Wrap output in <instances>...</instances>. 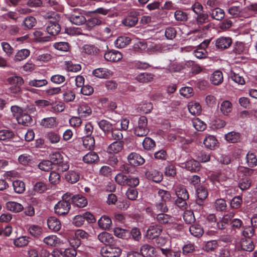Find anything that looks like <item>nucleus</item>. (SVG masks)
<instances>
[{
	"mask_svg": "<svg viewBox=\"0 0 257 257\" xmlns=\"http://www.w3.org/2000/svg\"><path fill=\"white\" fill-rule=\"evenodd\" d=\"M70 193L67 192L62 196V200L59 201L54 206L55 213L59 215H65L68 213L71 208L69 198Z\"/></svg>",
	"mask_w": 257,
	"mask_h": 257,
	"instance_id": "nucleus-1",
	"label": "nucleus"
},
{
	"mask_svg": "<svg viewBox=\"0 0 257 257\" xmlns=\"http://www.w3.org/2000/svg\"><path fill=\"white\" fill-rule=\"evenodd\" d=\"M50 161L52 165H56L59 171L65 172L69 168V165L67 161H65L63 156L58 152L51 153L49 155Z\"/></svg>",
	"mask_w": 257,
	"mask_h": 257,
	"instance_id": "nucleus-2",
	"label": "nucleus"
},
{
	"mask_svg": "<svg viewBox=\"0 0 257 257\" xmlns=\"http://www.w3.org/2000/svg\"><path fill=\"white\" fill-rule=\"evenodd\" d=\"M148 120L145 116H141L138 122V124L134 128V134L138 137L146 136L149 130L147 127Z\"/></svg>",
	"mask_w": 257,
	"mask_h": 257,
	"instance_id": "nucleus-3",
	"label": "nucleus"
},
{
	"mask_svg": "<svg viewBox=\"0 0 257 257\" xmlns=\"http://www.w3.org/2000/svg\"><path fill=\"white\" fill-rule=\"evenodd\" d=\"M121 253V249L113 243L102 247L100 250V253L103 257H118Z\"/></svg>",
	"mask_w": 257,
	"mask_h": 257,
	"instance_id": "nucleus-4",
	"label": "nucleus"
},
{
	"mask_svg": "<svg viewBox=\"0 0 257 257\" xmlns=\"http://www.w3.org/2000/svg\"><path fill=\"white\" fill-rule=\"evenodd\" d=\"M8 82L11 86L10 87L11 92L17 94L21 91V86L24 84V80L20 76H14L9 77Z\"/></svg>",
	"mask_w": 257,
	"mask_h": 257,
	"instance_id": "nucleus-5",
	"label": "nucleus"
},
{
	"mask_svg": "<svg viewBox=\"0 0 257 257\" xmlns=\"http://www.w3.org/2000/svg\"><path fill=\"white\" fill-rule=\"evenodd\" d=\"M236 247L238 250L246 251H252L254 248V245L251 238L241 237L238 241L236 242Z\"/></svg>",
	"mask_w": 257,
	"mask_h": 257,
	"instance_id": "nucleus-6",
	"label": "nucleus"
},
{
	"mask_svg": "<svg viewBox=\"0 0 257 257\" xmlns=\"http://www.w3.org/2000/svg\"><path fill=\"white\" fill-rule=\"evenodd\" d=\"M68 20L73 25L80 26L85 23L86 19L78 10L74 9L73 13L68 17Z\"/></svg>",
	"mask_w": 257,
	"mask_h": 257,
	"instance_id": "nucleus-7",
	"label": "nucleus"
},
{
	"mask_svg": "<svg viewBox=\"0 0 257 257\" xmlns=\"http://www.w3.org/2000/svg\"><path fill=\"white\" fill-rule=\"evenodd\" d=\"M241 171L244 172L245 175L241 178L238 183V186L240 189L243 190L248 189L251 184L249 178L247 176L250 175L253 173V170L247 168H241Z\"/></svg>",
	"mask_w": 257,
	"mask_h": 257,
	"instance_id": "nucleus-8",
	"label": "nucleus"
},
{
	"mask_svg": "<svg viewBox=\"0 0 257 257\" xmlns=\"http://www.w3.org/2000/svg\"><path fill=\"white\" fill-rule=\"evenodd\" d=\"M70 201L74 205L79 207L83 208L85 207L87 204V200L85 197L80 194L73 195L70 193Z\"/></svg>",
	"mask_w": 257,
	"mask_h": 257,
	"instance_id": "nucleus-9",
	"label": "nucleus"
},
{
	"mask_svg": "<svg viewBox=\"0 0 257 257\" xmlns=\"http://www.w3.org/2000/svg\"><path fill=\"white\" fill-rule=\"evenodd\" d=\"M104 58L107 61L116 62L122 59V55L117 50H112L106 52L104 55Z\"/></svg>",
	"mask_w": 257,
	"mask_h": 257,
	"instance_id": "nucleus-10",
	"label": "nucleus"
},
{
	"mask_svg": "<svg viewBox=\"0 0 257 257\" xmlns=\"http://www.w3.org/2000/svg\"><path fill=\"white\" fill-rule=\"evenodd\" d=\"M232 44V39L228 37H221L215 41L216 47L219 49L223 50L229 48Z\"/></svg>",
	"mask_w": 257,
	"mask_h": 257,
	"instance_id": "nucleus-11",
	"label": "nucleus"
},
{
	"mask_svg": "<svg viewBox=\"0 0 257 257\" xmlns=\"http://www.w3.org/2000/svg\"><path fill=\"white\" fill-rule=\"evenodd\" d=\"M129 163L134 166H140L145 162V159L139 154L132 153L127 156Z\"/></svg>",
	"mask_w": 257,
	"mask_h": 257,
	"instance_id": "nucleus-12",
	"label": "nucleus"
},
{
	"mask_svg": "<svg viewBox=\"0 0 257 257\" xmlns=\"http://www.w3.org/2000/svg\"><path fill=\"white\" fill-rule=\"evenodd\" d=\"M162 231V228L158 225L150 226L146 232V236L150 239H153L159 236Z\"/></svg>",
	"mask_w": 257,
	"mask_h": 257,
	"instance_id": "nucleus-13",
	"label": "nucleus"
},
{
	"mask_svg": "<svg viewBox=\"0 0 257 257\" xmlns=\"http://www.w3.org/2000/svg\"><path fill=\"white\" fill-rule=\"evenodd\" d=\"M93 75L99 78L107 79L112 75V72L106 68H99L94 69L92 72Z\"/></svg>",
	"mask_w": 257,
	"mask_h": 257,
	"instance_id": "nucleus-14",
	"label": "nucleus"
},
{
	"mask_svg": "<svg viewBox=\"0 0 257 257\" xmlns=\"http://www.w3.org/2000/svg\"><path fill=\"white\" fill-rule=\"evenodd\" d=\"M233 212H229L225 214L222 219L217 222V228L219 229H224L229 223L230 224L231 220L234 217Z\"/></svg>",
	"mask_w": 257,
	"mask_h": 257,
	"instance_id": "nucleus-15",
	"label": "nucleus"
},
{
	"mask_svg": "<svg viewBox=\"0 0 257 257\" xmlns=\"http://www.w3.org/2000/svg\"><path fill=\"white\" fill-rule=\"evenodd\" d=\"M81 52L84 56L94 55L99 52V49L94 45L85 44L82 47Z\"/></svg>",
	"mask_w": 257,
	"mask_h": 257,
	"instance_id": "nucleus-16",
	"label": "nucleus"
},
{
	"mask_svg": "<svg viewBox=\"0 0 257 257\" xmlns=\"http://www.w3.org/2000/svg\"><path fill=\"white\" fill-rule=\"evenodd\" d=\"M124 142L122 141H114L108 146L107 152L109 154H117L121 151Z\"/></svg>",
	"mask_w": 257,
	"mask_h": 257,
	"instance_id": "nucleus-17",
	"label": "nucleus"
},
{
	"mask_svg": "<svg viewBox=\"0 0 257 257\" xmlns=\"http://www.w3.org/2000/svg\"><path fill=\"white\" fill-rule=\"evenodd\" d=\"M47 224L49 228L54 232L58 231L61 227L60 221L54 216H51L47 219Z\"/></svg>",
	"mask_w": 257,
	"mask_h": 257,
	"instance_id": "nucleus-18",
	"label": "nucleus"
},
{
	"mask_svg": "<svg viewBox=\"0 0 257 257\" xmlns=\"http://www.w3.org/2000/svg\"><path fill=\"white\" fill-rule=\"evenodd\" d=\"M99 158L97 154L94 152H89L83 157L82 160L87 164L96 163L99 161Z\"/></svg>",
	"mask_w": 257,
	"mask_h": 257,
	"instance_id": "nucleus-19",
	"label": "nucleus"
},
{
	"mask_svg": "<svg viewBox=\"0 0 257 257\" xmlns=\"http://www.w3.org/2000/svg\"><path fill=\"white\" fill-rule=\"evenodd\" d=\"M97 238L101 242L105 244V246L113 243L114 241L112 235L107 232H102L99 233L97 236Z\"/></svg>",
	"mask_w": 257,
	"mask_h": 257,
	"instance_id": "nucleus-20",
	"label": "nucleus"
},
{
	"mask_svg": "<svg viewBox=\"0 0 257 257\" xmlns=\"http://www.w3.org/2000/svg\"><path fill=\"white\" fill-rule=\"evenodd\" d=\"M46 30L49 34L55 36L60 32L61 27L56 22L50 21L47 26Z\"/></svg>",
	"mask_w": 257,
	"mask_h": 257,
	"instance_id": "nucleus-21",
	"label": "nucleus"
},
{
	"mask_svg": "<svg viewBox=\"0 0 257 257\" xmlns=\"http://www.w3.org/2000/svg\"><path fill=\"white\" fill-rule=\"evenodd\" d=\"M98 226L104 230H108L111 227L112 222L109 217L106 215L102 216L98 221Z\"/></svg>",
	"mask_w": 257,
	"mask_h": 257,
	"instance_id": "nucleus-22",
	"label": "nucleus"
},
{
	"mask_svg": "<svg viewBox=\"0 0 257 257\" xmlns=\"http://www.w3.org/2000/svg\"><path fill=\"white\" fill-rule=\"evenodd\" d=\"M211 83L214 85L221 84L223 81L222 73L219 70L214 71L210 77Z\"/></svg>",
	"mask_w": 257,
	"mask_h": 257,
	"instance_id": "nucleus-23",
	"label": "nucleus"
},
{
	"mask_svg": "<svg viewBox=\"0 0 257 257\" xmlns=\"http://www.w3.org/2000/svg\"><path fill=\"white\" fill-rule=\"evenodd\" d=\"M97 124L99 128L103 132H104L107 137L109 138L108 134L110 133V131L112 130V124L109 121L105 119H102L98 121Z\"/></svg>",
	"mask_w": 257,
	"mask_h": 257,
	"instance_id": "nucleus-24",
	"label": "nucleus"
},
{
	"mask_svg": "<svg viewBox=\"0 0 257 257\" xmlns=\"http://www.w3.org/2000/svg\"><path fill=\"white\" fill-rule=\"evenodd\" d=\"M203 143L207 148L213 150L217 146L218 141L214 136L208 135L204 139Z\"/></svg>",
	"mask_w": 257,
	"mask_h": 257,
	"instance_id": "nucleus-25",
	"label": "nucleus"
},
{
	"mask_svg": "<svg viewBox=\"0 0 257 257\" xmlns=\"http://www.w3.org/2000/svg\"><path fill=\"white\" fill-rule=\"evenodd\" d=\"M155 248L148 244H145L141 247L140 252L142 256L144 257H153L154 255Z\"/></svg>",
	"mask_w": 257,
	"mask_h": 257,
	"instance_id": "nucleus-26",
	"label": "nucleus"
},
{
	"mask_svg": "<svg viewBox=\"0 0 257 257\" xmlns=\"http://www.w3.org/2000/svg\"><path fill=\"white\" fill-rule=\"evenodd\" d=\"M155 219L159 224H166L170 223L172 221V216L162 212L156 214Z\"/></svg>",
	"mask_w": 257,
	"mask_h": 257,
	"instance_id": "nucleus-27",
	"label": "nucleus"
},
{
	"mask_svg": "<svg viewBox=\"0 0 257 257\" xmlns=\"http://www.w3.org/2000/svg\"><path fill=\"white\" fill-rule=\"evenodd\" d=\"M15 137V134L12 130H0V141L5 142H11Z\"/></svg>",
	"mask_w": 257,
	"mask_h": 257,
	"instance_id": "nucleus-28",
	"label": "nucleus"
},
{
	"mask_svg": "<svg viewBox=\"0 0 257 257\" xmlns=\"http://www.w3.org/2000/svg\"><path fill=\"white\" fill-rule=\"evenodd\" d=\"M131 41L130 37L126 36L118 37L114 41V45L116 48H122L128 45Z\"/></svg>",
	"mask_w": 257,
	"mask_h": 257,
	"instance_id": "nucleus-29",
	"label": "nucleus"
},
{
	"mask_svg": "<svg viewBox=\"0 0 257 257\" xmlns=\"http://www.w3.org/2000/svg\"><path fill=\"white\" fill-rule=\"evenodd\" d=\"M6 207L9 211L18 213L22 211L24 209L23 205L16 202L9 201L6 203Z\"/></svg>",
	"mask_w": 257,
	"mask_h": 257,
	"instance_id": "nucleus-30",
	"label": "nucleus"
},
{
	"mask_svg": "<svg viewBox=\"0 0 257 257\" xmlns=\"http://www.w3.org/2000/svg\"><path fill=\"white\" fill-rule=\"evenodd\" d=\"M154 77V75L151 73H142L138 75L136 79L141 83H148L152 81Z\"/></svg>",
	"mask_w": 257,
	"mask_h": 257,
	"instance_id": "nucleus-31",
	"label": "nucleus"
},
{
	"mask_svg": "<svg viewBox=\"0 0 257 257\" xmlns=\"http://www.w3.org/2000/svg\"><path fill=\"white\" fill-rule=\"evenodd\" d=\"M188 108L189 111L193 115H198L201 112V106L196 102L192 101L188 103Z\"/></svg>",
	"mask_w": 257,
	"mask_h": 257,
	"instance_id": "nucleus-32",
	"label": "nucleus"
},
{
	"mask_svg": "<svg viewBox=\"0 0 257 257\" xmlns=\"http://www.w3.org/2000/svg\"><path fill=\"white\" fill-rule=\"evenodd\" d=\"M242 5L239 3L235 6H232L227 9L228 13L233 18H236L240 15L242 11Z\"/></svg>",
	"mask_w": 257,
	"mask_h": 257,
	"instance_id": "nucleus-33",
	"label": "nucleus"
},
{
	"mask_svg": "<svg viewBox=\"0 0 257 257\" xmlns=\"http://www.w3.org/2000/svg\"><path fill=\"white\" fill-rule=\"evenodd\" d=\"M40 124L46 128H52L56 126V118L55 117H49L42 119Z\"/></svg>",
	"mask_w": 257,
	"mask_h": 257,
	"instance_id": "nucleus-34",
	"label": "nucleus"
},
{
	"mask_svg": "<svg viewBox=\"0 0 257 257\" xmlns=\"http://www.w3.org/2000/svg\"><path fill=\"white\" fill-rule=\"evenodd\" d=\"M225 139L230 143H237L240 140V135L237 132H230L225 135Z\"/></svg>",
	"mask_w": 257,
	"mask_h": 257,
	"instance_id": "nucleus-35",
	"label": "nucleus"
},
{
	"mask_svg": "<svg viewBox=\"0 0 257 257\" xmlns=\"http://www.w3.org/2000/svg\"><path fill=\"white\" fill-rule=\"evenodd\" d=\"M210 15L213 19L221 21L224 18L225 13L223 10L216 7L211 11Z\"/></svg>",
	"mask_w": 257,
	"mask_h": 257,
	"instance_id": "nucleus-36",
	"label": "nucleus"
},
{
	"mask_svg": "<svg viewBox=\"0 0 257 257\" xmlns=\"http://www.w3.org/2000/svg\"><path fill=\"white\" fill-rule=\"evenodd\" d=\"M30 54V51L27 49H23L18 51L15 55L14 61H21L26 59Z\"/></svg>",
	"mask_w": 257,
	"mask_h": 257,
	"instance_id": "nucleus-37",
	"label": "nucleus"
},
{
	"mask_svg": "<svg viewBox=\"0 0 257 257\" xmlns=\"http://www.w3.org/2000/svg\"><path fill=\"white\" fill-rule=\"evenodd\" d=\"M78 112L81 117H87L92 113L91 107L87 104H82L78 108Z\"/></svg>",
	"mask_w": 257,
	"mask_h": 257,
	"instance_id": "nucleus-38",
	"label": "nucleus"
},
{
	"mask_svg": "<svg viewBox=\"0 0 257 257\" xmlns=\"http://www.w3.org/2000/svg\"><path fill=\"white\" fill-rule=\"evenodd\" d=\"M17 120L19 124L25 126L30 125L32 120L31 116L27 113H23L17 116Z\"/></svg>",
	"mask_w": 257,
	"mask_h": 257,
	"instance_id": "nucleus-39",
	"label": "nucleus"
},
{
	"mask_svg": "<svg viewBox=\"0 0 257 257\" xmlns=\"http://www.w3.org/2000/svg\"><path fill=\"white\" fill-rule=\"evenodd\" d=\"M83 145L84 147L88 150H91L94 148L95 140L93 137L91 136H85L82 138Z\"/></svg>",
	"mask_w": 257,
	"mask_h": 257,
	"instance_id": "nucleus-40",
	"label": "nucleus"
},
{
	"mask_svg": "<svg viewBox=\"0 0 257 257\" xmlns=\"http://www.w3.org/2000/svg\"><path fill=\"white\" fill-rule=\"evenodd\" d=\"M53 47L57 50L67 52L70 51L71 46L68 42H59L55 43L53 44Z\"/></svg>",
	"mask_w": 257,
	"mask_h": 257,
	"instance_id": "nucleus-41",
	"label": "nucleus"
},
{
	"mask_svg": "<svg viewBox=\"0 0 257 257\" xmlns=\"http://www.w3.org/2000/svg\"><path fill=\"white\" fill-rule=\"evenodd\" d=\"M183 68V65L181 63L171 61L166 70L169 73H175L180 71Z\"/></svg>",
	"mask_w": 257,
	"mask_h": 257,
	"instance_id": "nucleus-42",
	"label": "nucleus"
},
{
	"mask_svg": "<svg viewBox=\"0 0 257 257\" xmlns=\"http://www.w3.org/2000/svg\"><path fill=\"white\" fill-rule=\"evenodd\" d=\"M200 163L194 160L187 161L185 164V167L191 172H196L199 170Z\"/></svg>",
	"mask_w": 257,
	"mask_h": 257,
	"instance_id": "nucleus-43",
	"label": "nucleus"
},
{
	"mask_svg": "<svg viewBox=\"0 0 257 257\" xmlns=\"http://www.w3.org/2000/svg\"><path fill=\"white\" fill-rule=\"evenodd\" d=\"M13 186L15 192L18 194L23 193L25 190V184L22 181L16 180L13 182Z\"/></svg>",
	"mask_w": 257,
	"mask_h": 257,
	"instance_id": "nucleus-44",
	"label": "nucleus"
},
{
	"mask_svg": "<svg viewBox=\"0 0 257 257\" xmlns=\"http://www.w3.org/2000/svg\"><path fill=\"white\" fill-rule=\"evenodd\" d=\"M43 242L51 246H56L60 242V239L56 235H49L43 239Z\"/></svg>",
	"mask_w": 257,
	"mask_h": 257,
	"instance_id": "nucleus-45",
	"label": "nucleus"
},
{
	"mask_svg": "<svg viewBox=\"0 0 257 257\" xmlns=\"http://www.w3.org/2000/svg\"><path fill=\"white\" fill-rule=\"evenodd\" d=\"M79 174L73 171H69L65 175V179L67 181L72 184L76 183L79 180Z\"/></svg>",
	"mask_w": 257,
	"mask_h": 257,
	"instance_id": "nucleus-46",
	"label": "nucleus"
},
{
	"mask_svg": "<svg viewBox=\"0 0 257 257\" xmlns=\"http://www.w3.org/2000/svg\"><path fill=\"white\" fill-rule=\"evenodd\" d=\"M189 231L192 235L197 237L201 236L204 232L202 227L198 224L191 225L189 227Z\"/></svg>",
	"mask_w": 257,
	"mask_h": 257,
	"instance_id": "nucleus-47",
	"label": "nucleus"
},
{
	"mask_svg": "<svg viewBox=\"0 0 257 257\" xmlns=\"http://www.w3.org/2000/svg\"><path fill=\"white\" fill-rule=\"evenodd\" d=\"M148 178L155 182L159 183L163 179V174L157 170H153L149 173Z\"/></svg>",
	"mask_w": 257,
	"mask_h": 257,
	"instance_id": "nucleus-48",
	"label": "nucleus"
},
{
	"mask_svg": "<svg viewBox=\"0 0 257 257\" xmlns=\"http://www.w3.org/2000/svg\"><path fill=\"white\" fill-rule=\"evenodd\" d=\"M128 176L129 175H125L122 173H119L115 176L114 179L118 185L122 186H126Z\"/></svg>",
	"mask_w": 257,
	"mask_h": 257,
	"instance_id": "nucleus-49",
	"label": "nucleus"
},
{
	"mask_svg": "<svg viewBox=\"0 0 257 257\" xmlns=\"http://www.w3.org/2000/svg\"><path fill=\"white\" fill-rule=\"evenodd\" d=\"M254 234V228L250 226H243L241 234L242 237L250 238Z\"/></svg>",
	"mask_w": 257,
	"mask_h": 257,
	"instance_id": "nucleus-50",
	"label": "nucleus"
},
{
	"mask_svg": "<svg viewBox=\"0 0 257 257\" xmlns=\"http://www.w3.org/2000/svg\"><path fill=\"white\" fill-rule=\"evenodd\" d=\"M220 110L225 115H227L232 110V104L228 101H223L220 105Z\"/></svg>",
	"mask_w": 257,
	"mask_h": 257,
	"instance_id": "nucleus-51",
	"label": "nucleus"
},
{
	"mask_svg": "<svg viewBox=\"0 0 257 257\" xmlns=\"http://www.w3.org/2000/svg\"><path fill=\"white\" fill-rule=\"evenodd\" d=\"M75 98V94L71 89L66 90L63 94V100L66 102H72Z\"/></svg>",
	"mask_w": 257,
	"mask_h": 257,
	"instance_id": "nucleus-52",
	"label": "nucleus"
},
{
	"mask_svg": "<svg viewBox=\"0 0 257 257\" xmlns=\"http://www.w3.org/2000/svg\"><path fill=\"white\" fill-rule=\"evenodd\" d=\"M154 210L157 212L166 213L169 209L166 204V202L159 201L155 203L154 205Z\"/></svg>",
	"mask_w": 257,
	"mask_h": 257,
	"instance_id": "nucleus-53",
	"label": "nucleus"
},
{
	"mask_svg": "<svg viewBox=\"0 0 257 257\" xmlns=\"http://www.w3.org/2000/svg\"><path fill=\"white\" fill-rule=\"evenodd\" d=\"M183 219L187 224H191L195 221L194 213L192 210H187L185 211Z\"/></svg>",
	"mask_w": 257,
	"mask_h": 257,
	"instance_id": "nucleus-54",
	"label": "nucleus"
},
{
	"mask_svg": "<svg viewBox=\"0 0 257 257\" xmlns=\"http://www.w3.org/2000/svg\"><path fill=\"white\" fill-rule=\"evenodd\" d=\"M36 24V19L32 16L26 17L23 21V25L27 29H31Z\"/></svg>",
	"mask_w": 257,
	"mask_h": 257,
	"instance_id": "nucleus-55",
	"label": "nucleus"
},
{
	"mask_svg": "<svg viewBox=\"0 0 257 257\" xmlns=\"http://www.w3.org/2000/svg\"><path fill=\"white\" fill-rule=\"evenodd\" d=\"M101 21L97 18L93 17L86 20V26L89 30L92 29L95 26L100 25L101 24Z\"/></svg>",
	"mask_w": 257,
	"mask_h": 257,
	"instance_id": "nucleus-56",
	"label": "nucleus"
},
{
	"mask_svg": "<svg viewBox=\"0 0 257 257\" xmlns=\"http://www.w3.org/2000/svg\"><path fill=\"white\" fill-rule=\"evenodd\" d=\"M246 160L248 166L250 167H253L257 165V159L252 153L248 152L246 154Z\"/></svg>",
	"mask_w": 257,
	"mask_h": 257,
	"instance_id": "nucleus-57",
	"label": "nucleus"
},
{
	"mask_svg": "<svg viewBox=\"0 0 257 257\" xmlns=\"http://www.w3.org/2000/svg\"><path fill=\"white\" fill-rule=\"evenodd\" d=\"M176 194L178 198L188 199L189 195L186 189L183 186H180L177 188Z\"/></svg>",
	"mask_w": 257,
	"mask_h": 257,
	"instance_id": "nucleus-58",
	"label": "nucleus"
},
{
	"mask_svg": "<svg viewBox=\"0 0 257 257\" xmlns=\"http://www.w3.org/2000/svg\"><path fill=\"white\" fill-rule=\"evenodd\" d=\"M32 160V156L27 154L21 155L18 158L19 163L24 166L29 165Z\"/></svg>",
	"mask_w": 257,
	"mask_h": 257,
	"instance_id": "nucleus-59",
	"label": "nucleus"
},
{
	"mask_svg": "<svg viewBox=\"0 0 257 257\" xmlns=\"http://www.w3.org/2000/svg\"><path fill=\"white\" fill-rule=\"evenodd\" d=\"M138 19L135 16H128L122 21V23L126 26L132 27L136 25Z\"/></svg>",
	"mask_w": 257,
	"mask_h": 257,
	"instance_id": "nucleus-60",
	"label": "nucleus"
},
{
	"mask_svg": "<svg viewBox=\"0 0 257 257\" xmlns=\"http://www.w3.org/2000/svg\"><path fill=\"white\" fill-rule=\"evenodd\" d=\"M158 195L161 201L165 202L170 200L171 197V194L168 191L160 189L158 191Z\"/></svg>",
	"mask_w": 257,
	"mask_h": 257,
	"instance_id": "nucleus-61",
	"label": "nucleus"
},
{
	"mask_svg": "<svg viewBox=\"0 0 257 257\" xmlns=\"http://www.w3.org/2000/svg\"><path fill=\"white\" fill-rule=\"evenodd\" d=\"M166 46L162 44H153L150 46V50L153 53H162L166 50Z\"/></svg>",
	"mask_w": 257,
	"mask_h": 257,
	"instance_id": "nucleus-62",
	"label": "nucleus"
},
{
	"mask_svg": "<svg viewBox=\"0 0 257 257\" xmlns=\"http://www.w3.org/2000/svg\"><path fill=\"white\" fill-rule=\"evenodd\" d=\"M48 84L46 79H33L29 81V85L31 86L41 87L46 86Z\"/></svg>",
	"mask_w": 257,
	"mask_h": 257,
	"instance_id": "nucleus-63",
	"label": "nucleus"
},
{
	"mask_svg": "<svg viewBox=\"0 0 257 257\" xmlns=\"http://www.w3.org/2000/svg\"><path fill=\"white\" fill-rule=\"evenodd\" d=\"M28 231L32 235L35 237H37L41 234L42 229L39 225H32L29 226Z\"/></svg>",
	"mask_w": 257,
	"mask_h": 257,
	"instance_id": "nucleus-64",
	"label": "nucleus"
}]
</instances>
